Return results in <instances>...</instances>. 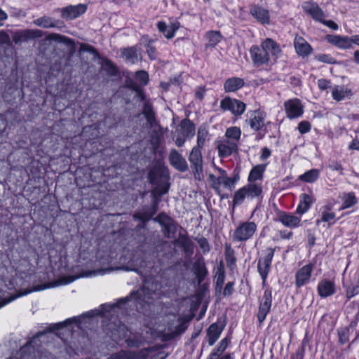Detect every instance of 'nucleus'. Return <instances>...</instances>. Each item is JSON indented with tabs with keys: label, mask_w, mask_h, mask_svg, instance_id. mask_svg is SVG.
<instances>
[{
	"label": "nucleus",
	"mask_w": 359,
	"mask_h": 359,
	"mask_svg": "<svg viewBox=\"0 0 359 359\" xmlns=\"http://www.w3.org/2000/svg\"><path fill=\"white\" fill-rule=\"evenodd\" d=\"M152 293L146 289L144 286L140 290L133 292L129 297L124 299H121L116 304H102L100 309L91 311L85 314L88 317H93L94 316H103L108 318L109 316H113L117 313L116 309L121 308V305L128 302L133 301L135 304L137 310L142 307L145 303H148L149 300L152 299Z\"/></svg>",
	"instance_id": "obj_1"
},
{
	"label": "nucleus",
	"mask_w": 359,
	"mask_h": 359,
	"mask_svg": "<svg viewBox=\"0 0 359 359\" xmlns=\"http://www.w3.org/2000/svg\"><path fill=\"white\" fill-rule=\"evenodd\" d=\"M280 53V46L271 38L263 40L260 46L253 45L250 48L252 62L255 67L267 65L270 55L277 58Z\"/></svg>",
	"instance_id": "obj_2"
},
{
	"label": "nucleus",
	"mask_w": 359,
	"mask_h": 359,
	"mask_svg": "<svg viewBox=\"0 0 359 359\" xmlns=\"http://www.w3.org/2000/svg\"><path fill=\"white\" fill-rule=\"evenodd\" d=\"M257 228L254 222H242L234 230L232 239L235 242H245L252 238Z\"/></svg>",
	"instance_id": "obj_3"
},
{
	"label": "nucleus",
	"mask_w": 359,
	"mask_h": 359,
	"mask_svg": "<svg viewBox=\"0 0 359 359\" xmlns=\"http://www.w3.org/2000/svg\"><path fill=\"white\" fill-rule=\"evenodd\" d=\"M189 161L195 179L201 180L203 175V161L201 149L193 147L189 156Z\"/></svg>",
	"instance_id": "obj_4"
},
{
	"label": "nucleus",
	"mask_w": 359,
	"mask_h": 359,
	"mask_svg": "<svg viewBox=\"0 0 359 359\" xmlns=\"http://www.w3.org/2000/svg\"><path fill=\"white\" fill-rule=\"evenodd\" d=\"M274 248H267L264 251V255L258 260L257 271L263 282H265L270 271L271 262L274 256Z\"/></svg>",
	"instance_id": "obj_5"
},
{
	"label": "nucleus",
	"mask_w": 359,
	"mask_h": 359,
	"mask_svg": "<svg viewBox=\"0 0 359 359\" xmlns=\"http://www.w3.org/2000/svg\"><path fill=\"white\" fill-rule=\"evenodd\" d=\"M220 108L231 111L234 116H241L245 111L246 104L239 100L226 97L221 100Z\"/></svg>",
	"instance_id": "obj_6"
},
{
	"label": "nucleus",
	"mask_w": 359,
	"mask_h": 359,
	"mask_svg": "<svg viewBox=\"0 0 359 359\" xmlns=\"http://www.w3.org/2000/svg\"><path fill=\"white\" fill-rule=\"evenodd\" d=\"M287 117L290 119L300 117L304 113V107L299 99H290L284 103Z\"/></svg>",
	"instance_id": "obj_7"
},
{
	"label": "nucleus",
	"mask_w": 359,
	"mask_h": 359,
	"mask_svg": "<svg viewBox=\"0 0 359 359\" xmlns=\"http://www.w3.org/2000/svg\"><path fill=\"white\" fill-rule=\"evenodd\" d=\"M42 36V32L39 29H24L14 32L12 39L15 44L28 41L30 39H37Z\"/></svg>",
	"instance_id": "obj_8"
},
{
	"label": "nucleus",
	"mask_w": 359,
	"mask_h": 359,
	"mask_svg": "<svg viewBox=\"0 0 359 359\" xmlns=\"http://www.w3.org/2000/svg\"><path fill=\"white\" fill-rule=\"evenodd\" d=\"M86 10L87 6L85 4L69 5L61 8V16L65 20H72L83 14Z\"/></svg>",
	"instance_id": "obj_9"
},
{
	"label": "nucleus",
	"mask_w": 359,
	"mask_h": 359,
	"mask_svg": "<svg viewBox=\"0 0 359 359\" xmlns=\"http://www.w3.org/2000/svg\"><path fill=\"white\" fill-rule=\"evenodd\" d=\"M313 268L314 264L309 263L297 271L295 275V285L297 287L299 288L309 283Z\"/></svg>",
	"instance_id": "obj_10"
},
{
	"label": "nucleus",
	"mask_w": 359,
	"mask_h": 359,
	"mask_svg": "<svg viewBox=\"0 0 359 359\" xmlns=\"http://www.w3.org/2000/svg\"><path fill=\"white\" fill-rule=\"evenodd\" d=\"M109 330L111 332L110 337L116 343L126 338L128 331L127 327L120 321L111 323Z\"/></svg>",
	"instance_id": "obj_11"
},
{
	"label": "nucleus",
	"mask_w": 359,
	"mask_h": 359,
	"mask_svg": "<svg viewBox=\"0 0 359 359\" xmlns=\"http://www.w3.org/2000/svg\"><path fill=\"white\" fill-rule=\"evenodd\" d=\"M326 39L330 43L341 49L351 48L352 44L354 43L353 36L348 37L340 35H327Z\"/></svg>",
	"instance_id": "obj_12"
},
{
	"label": "nucleus",
	"mask_w": 359,
	"mask_h": 359,
	"mask_svg": "<svg viewBox=\"0 0 359 359\" xmlns=\"http://www.w3.org/2000/svg\"><path fill=\"white\" fill-rule=\"evenodd\" d=\"M170 163L178 171L185 172L188 170L186 159L176 149H172L169 155Z\"/></svg>",
	"instance_id": "obj_13"
},
{
	"label": "nucleus",
	"mask_w": 359,
	"mask_h": 359,
	"mask_svg": "<svg viewBox=\"0 0 359 359\" xmlns=\"http://www.w3.org/2000/svg\"><path fill=\"white\" fill-rule=\"evenodd\" d=\"M180 23L178 21H174L168 26L165 22L159 21L157 23V28L158 31L163 34L165 37L170 39L174 37L175 33L180 28Z\"/></svg>",
	"instance_id": "obj_14"
},
{
	"label": "nucleus",
	"mask_w": 359,
	"mask_h": 359,
	"mask_svg": "<svg viewBox=\"0 0 359 359\" xmlns=\"http://www.w3.org/2000/svg\"><path fill=\"white\" fill-rule=\"evenodd\" d=\"M303 8L304 11L309 14L314 20L320 22H323L325 14L318 4L306 2L304 4Z\"/></svg>",
	"instance_id": "obj_15"
},
{
	"label": "nucleus",
	"mask_w": 359,
	"mask_h": 359,
	"mask_svg": "<svg viewBox=\"0 0 359 359\" xmlns=\"http://www.w3.org/2000/svg\"><path fill=\"white\" fill-rule=\"evenodd\" d=\"M278 220L285 226L290 227V228H295L299 226V223L301 222V218L293 215L288 214L285 212H280L278 214Z\"/></svg>",
	"instance_id": "obj_16"
},
{
	"label": "nucleus",
	"mask_w": 359,
	"mask_h": 359,
	"mask_svg": "<svg viewBox=\"0 0 359 359\" xmlns=\"http://www.w3.org/2000/svg\"><path fill=\"white\" fill-rule=\"evenodd\" d=\"M218 154L219 157H227L232 154L233 151L238 149V144L235 142L223 141L217 147Z\"/></svg>",
	"instance_id": "obj_17"
},
{
	"label": "nucleus",
	"mask_w": 359,
	"mask_h": 359,
	"mask_svg": "<svg viewBox=\"0 0 359 359\" xmlns=\"http://www.w3.org/2000/svg\"><path fill=\"white\" fill-rule=\"evenodd\" d=\"M318 292L323 298L330 297L335 292L334 283L330 280L323 279L318 285Z\"/></svg>",
	"instance_id": "obj_18"
},
{
	"label": "nucleus",
	"mask_w": 359,
	"mask_h": 359,
	"mask_svg": "<svg viewBox=\"0 0 359 359\" xmlns=\"http://www.w3.org/2000/svg\"><path fill=\"white\" fill-rule=\"evenodd\" d=\"M243 189L245 192V196L248 199L252 200L261 196L262 194V186L261 184L249 182L243 187Z\"/></svg>",
	"instance_id": "obj_19"
},
{
	"label": "nucleus",
	"mask_w": 359,
	"mask_h": 359,
	"mask_svg": "<svg viewBox=\"0 0 359 359\" xmlns=\"http://www.w3.org/2000/svg\"><path fill=\"white\" fill-rule=\"evenodd\" d=\"M243 189L245 192V196L248 199L252 200L261 196L262 194V186L261 184L249 182L243 187Z\"/></svg>",
	"instance_id": "obj_20"
},
{
	"label": "nucleus",
	"mask_w": 359,
	"mask_h": 359,
	"mask_svg": "<svg viewBox=\"0 0 359 359\" xmlns=\"http://www.w3.org/2000/svg\"><path fill=\"white\" fill-rule=\"evenodd\" d=\"M250 14L262 24H269L270 15L268 10L258 6H253L250 10Z\"/></svg>",
	"instance_id": "obj_21"
},
{
	"label": "nucleus",
	"mask_w": 359,
	"mask_h": 359,
	"mask_svg": "<svg viewBox=\"0 0 359 359\" xmlns=\"http://www.w3.org/2000/svg\"><path fill=\"white\" fill-rule=\"evenodd\" d=\"M142 114L147 119L149 127L153 128L156 123V114L154 111L152 104L149 101H145L142 107Z\"/></svg>",
	"instance_id": "obj_22"
},
{
	"label": "nucleus",
	"mask_w": 359,
	"mask_h": 359,
	"mask_svg": "<svg viewBox=\"0 0 359 359\" xmlns=\"http://www.w3.org/2000/svg\"><path fill=\"white\" fill-rule=\"evenodd\" d=\"M181 134L184 137L191 139L195 135V125L188 118L182 120L180 124Z\"/></svg>",
	"instance_id": "obj_23"
},
{
	"label": "nucleus",
	"mask_w": 359,
	"mask_h": 359,
	"mask_svg": "<svg viewBox=\"0 0 359 359\" xmlns=\"http://www.w3.org/2000/svg\"><path fill=\"white\" fill-rule=\"evenodd\" d=\"M245 84L244 80L238 77H231L226 79L224 83L225 92H235L241 89Z\"/></svg>",
	"instance_id": "obj_24"
},
{
	"label": "nucleus",
	"mask_w": 359,
	"mask_h": 359,
	"mask_svg": "<svg viewBox=\"0 0 359 359\" xmlns=\"http://www.w3.org/2000/svg\"><path fill=\"white\" fill-rule=\"evenodd\" d=\"M224 326H219L217 323L212 324L207 330L208 344L212 346L219 337Z\"/></svg>",
	"instance_id": "obj_25"
},
{
	"label": "nucleus",
	"mask_w": 359,
	"mask_h": 359,
	"mask_svg": "<svg viewBox=\"0 0 359 359\" xmlns=\"http://www.w3.org/2000/svg\"><path fill=\"white\" fill-rule=\"evenodd\" d=\"M294 48L297 53L302 57L308 56L312 50L309 43L302 37L295 39Z\"/></svg>",
	"instance_id": "obj_26"
},
{
	"label": "nucleus",
	"mask_w": 359,
	"mask_h": 359,
	"mask_svg": "<svg viewBox=\"0 0 359 359\" xmlns=\"http://www.w3.org/2000/svg\"><path fill=\"white\" fill-rule=\"evenodd\" d=\"M194 269L198 279V283L201 284L208 273L203 258H200L195 262Z\"/></svg>",
	"instance_id": "obj_27"
},
{
	"label": "nucleus",
	"mask_w": 359,
	"mask_h": 359,
	"mask_svg": "<svg viewBox=\"0 0 359 359\" xmlns=\"http://www.w3.org/2000/svg\"><path fill=\"white\" fill-rule=\"evenodd\" d=\"M313 203V198L311 196L307 194H302L300 196V203L297 208V213L302 215L307 212L312 203Z\"/></svg>",
	"instance_id": "obj_28"
},
{
	"label": "nucleus",
	"mask_w": 359,
	"mask_h": 359,
	"mask_svg": "<svg viewBox=\"0 0 359 359\" xmlns=\"http://www.w3.org/2000/svg\"><path fill=\"white\" fill-rule=\"evenodd\" d=\"M266 165L267 164H259L254 166L249 173L248 182H255L257 180H262Z\"/></svg>",
	"instance_id": "obj_29"
},
{
	"label": "nucleus",
	"mask_w": 359,
	"mask_h": 359,
	"mask_svg": "<svg viewBox=\"0 0 359 359\" xmlns=\"http://www.w3.org/2000/svg\"><path fill=\"white\" fill-rule=\"evenodd\" d=\"M209 140V133L205 126L202 125L198 129L197 133V145L194 147L202 149L205 146L206 141Z\"/></svg>",
	"instance_id": "obj_30"
},
{
	"label": "nucleus",
	"mask_w": 359,
	"mask_h": 359,
	"mask_svg": "<svg viewBox=\"0 0 359 359\" xmlns=\"http://www.w3.org/2000/svg\"><path fill=\"white\" fill-rule=\"evenodd\" d=\"M217 170L219 173V175L217 178V186H213V189L219 191V186L222 184L225 187L230 190L231 177L227 176L226 172L222 168H217Z\"/></svg>",
	"instance_id": "obj_31"
},
{
	"label": "nucleus",
	"mask_w": 359,
	"mask_h": 359,
	"mask_svg": "<svg viewBox=\"0 0 359 359\" xmlns=\"http://www.w3.org/2000/svg\"><path fill=\"white\" fill-rule=\"evenodd\" d=\"M121 54L128 62L135 64L138 61L137 49L135 47L124 48L121 50Z\"/></svg>",
	"instance_id": "obj_32"
},
{
	"label": "nucleus",
	"mask_w": 359,
	"mask_h": 359,
	"mask_svg": "<svg viewBox=\"0 0 359 359\" xmlns=\"http://www.w3.org/2000/svg\"><path fill=\"white\" fill-rule=\"evenodd\" d=\"M157 350V346L142 348L137 351H132L133 359H149V355Z\"/></svg>",
	"instance_id": "obj_33"
},
{
	"label": "nucleus",
	"mask_w": 359,
	"mask_h": 359,
	"mask_svg": "<svg viewBox=\"0 0 359 359\" xmlns=\"http://www.w3.org/2000/svg\"><path fill=\"white\" fill-rule=\"evenodd\" d=\"M332 95L334 100L341 101L351 95V90L344 86H337L333 88Z\"/></svg>",
	"instance_id": "obj_34"
},
{
	"label": "nucleus",
	"mask_w": 359,
	"mask_h": 359,
	"mask_svg": "<svg viewBox=\"0 0 359 359\" xmlns=\"http://www.w3.org/2000/svg\"><path fill=\"white\" fill-rule=\"evenodd\" d=\"M320 175V171L318 169H311L301 175L299 177V180L309 183H313L316 182Z\"/></svg>",
	"instance_id": "obj_35"
},
{
	"label": "nucleus",
	"mask_w": 359,
	"mask_h": 359,
	"mask_svg": "<svg viewBox=\"0 0 359 359\" xmlns=\"http://www.w3.org/2000/svg\"><path fill=\"white\" fill-rule=\"evenodd\" d=\"M343 203L341 210L349 208L358 203V200L353 192L344 194L342 198Z\"/></svg>",
	"instance_id": "obj_36"
},
{
	"label": "nucleus",
	"mask_w": 359,
	"mask_h": 359,
	"mask_svg": "<svg viewBox=\"0 0 359 359\" xmlns=\"http://www.w3.org/2000/svg\"><path fill=\"white\" fill-rule=\"evenodd\" d=\"M241 130L239 128L233 126L227 128L225 136L229 139L228 141L237 143L241 138Z\"/></svg>",
	"instance_id": "obj_37"
},
{
	"label": "nucleus",
	"mask_w": 359,
	"mask_h": 359,
	"mask_svg": "<svg viewBox=\"0 0 359 359\" xmlns=\"http://www.w3.org/2000/svg\"><path fill=\"white\" fill-rule=\"evenodd\" d=\"M264 118L262 116V114L257 113L249 120V124L252 129L258 131L264 126Z\"/></svg>",
	"instance_id": "obj_38"
},
{
	"label": "nucleus",
	"mask_w": 359,
	"mask_h": 359,
	"mask_svg": "<svg viewBox=\"0 0 359 359\" xmlns=\"http://www.w3.org/2000/svg\"><path fill=\"white\" fill-rule=\"evenodd\" d=\"M225 260L227 266L233 269L236 266V259L234 256V250L231 249L230 245L225 247Z\"/></svg>",
	"instance_id": "obj_39"
},
{
	"label": "nucleus",
	"mask_w": 359,
	"mask_h": 359,
	"mask_svg": "<svg viewBox=\"0 0 359 359\" xmlns=\"http://www.w3.org/2000/svg\"><path fill=\"white\" fill-rule=\"evenodd\" d=\"M206 39L208 41V45L214 47L221 41L222 35L219 32L210 31L206 34Z\"/></svg>",
	"instance_id": "obj_40"
},
{
	"label": "nucleus",
	"mask_w": 359,
	"mask_h": 359,
	"mask_svg": "<svg viewBox=\"0 0 359 359\" xmlns=\"http://www.w3.org/2000/svg\"><path fill=\"white\" fill-rule=\"evenodd\" d=\"M216 283L215 289L216 291H221L223 287V285L225 280V271L224 269L221 266L217 269L216 273Z\"/></svg>",
	"instance_id": "obj_41"
},
{
	"label": "nucleus",
	"mask_w": 359,
	"mask_h": 359,
	"mask_svg": "<svg viewBox=\"0 0 359 359\" xmlns=\"http://www.w3.org/2000/svg\"><path fill=\"white\" fill-rule=\"evenodd\" d=\"M34 23L36 25L42 27L43 28H50L55 27V24L53 21L52 18L47 16H43L36 19L34 21Z\"/></svg>",
	"instance_id": "obj_42"
},
{
	"label": "nucleus",
	"mask_w": 359,
	"mask_h": 359,
	"mask_svg": "<svg viewBox=\"0 0 359 359\" xmlns=\"http://www.w3.org/2000/svg\"><path fill=\"white\" fill-rule=\"evenodd\" d=\"M163 215L166 219L163 222H161V224L163 225L165 229V235L167 237H169L170 233H174L176 231V226L173 221L170 217H167L165 215Z\"/></svg>",
	"instance_id": "obj_43"
},
{
	"label": "nucleus",
	"mask_w": 359,
	"mask_h": 359,
	"mask_svg": "<svg viewBox=\"0 0 359 359\" xmlns=\"http://www.w3.org/2000/svg\"><path fill=\"white\" fill-rule=\"evenodd\" d=\"M245 198H247L245 196V192L244 191L243 187L237 190L233 196V209L237 205H241Z\"/></svg>",
	"instance_id": "obj_44"
},
{
	"label": "nucleus",
	"mask_w": 359,
	"mask_h": 359,
	"mask_svg": "<svg viewBox=\"0 0 359 359\" xmlns=\"http://www.w3.org/2000/svg\"><path fill=\"white\" fill-rule=\"evenodd\" d=\"M144 342V339L140 336H134L133 337H128L126 339L127 346L130 348H139L143 345Z\"/></svg>",
	"instance_id": "obj_45"
},
{
	"label": "nucleus",
	"mask_w": 359,
	"mask_h": 359,
	"mask_svg": "<svg viewBox=\"0 0 359 359\" xmlns=\"http://www.w3.org/2000/svg\"><path fill=\"white\" fill-rule=\"evenodd\" d=\"M107 359H133L132 351L121 350L111 354Z\"/></svg>",
	"instance_id": "obj_46"
},
{
	"label": "nucleus",
	"mask_w": 359,
	"mask_h": 359,
	"mask_svg": "<svg viewBox=\"0 0 359 359\" xmlns=\"http://www.w3.org/2000/svg\"><path fill=\"white\" fill-rule=\"evenodd\" d=\"M270 309L271 308L259 303V311L257 313V319L260 323H262L264 321L267 314L270 311Z\"/></svg>",
	"instance_id": "obj_47"
},
{
	"label": "nucleus",
	"mask_w": 359,
	"mask_h": 359,
	"mask_svg": "<svg viewBox=\"0 0 359 359\" xmlns=\"http://www.w3.org/2000/svg\"><path fill=\"white\" fill-rule=\"evenodd\" d=\"M260 304L271 308L272 304V292L270 290H266L260 301Z\"/></svg>",
	"instance_id": "obj_48"
},
{
	"label": "nucleus",
	"mask_w": 359,
	"mask_h": 359,
	"mask_svg": "<svg viewBox=\"0 0 359 359\" xmlns=\"http://www.w3.org/2000/svg\"><path fill=\"white\" fill-rule=\"evenodd\" d=\"M135 78L142 86H146L149 81V74L146 71H137L135 73Z\"/></svg>",
	"instance_id": "obj_49"
},
{
	"label": "nucleus",
	"mask_w": 359,
	"mask_h": 359,
	"mask_svg": "<svg viewBox=\"0 0 359 359\" xmlns=\"http://www.w3.org/2000/svg\"><path fill=\"white\" fill-rule=\"evenodd\" d=\"M325 208L327 211H323L322 212L321 221L324 222H330V221L334 220L336 217L335 213L332 212H328L330 210V208L328 206H325Z\"/></svg>",
	"instance_id": "obj_50"
},
{
	"label": "nucleus",
	"mask_w": 359,
	"mask_h": 359,
	"mask_svg": "<svg viewBox=\"0 0 359 359\" xmlns=\"http://www.w3.org/2000/svg\"><path fill=\"white\" fill-rule=\"evenodd\" d=\"M359 293V283L355 285L349 286L346 291V297L348 300Z\"/></svg>",
	"instance_id": "obj_51"
},
{
	"label": "nucleus",
	"mask_w": 359,
	"mask_h": 359,
	"mask_svg": "<svg viewBox=\"0 0 359 359\" xmlns=\"http://www.w3.org/2000/svg\"><path fill=\"white\" fill-rule=\"evenodd\" d=\"M311 125L307 121H302L299 123L297 129L301 134H305L311 130Z\"/></svg>",
	"instance_id": "obj_52"
},
{
	"label": "nucleus",
	"mask_w": 359,
	"mask_h": 359,
	"mask_svg": "<svg viewBox=\"0 0 359 359\" xmlns=\"http://www.w3.org/2000/svg\"><path fill=\"white\" fill-rule=\"evenodd\" d=\"M315 59L318 61L327 63V64H333L335 62L334 59L327 54H319L315 56Z\"/></svg>",
	"instance_id": "obj_53"
},
{
	"label": "nucleus",
	"mask_w": 359,
	"mask_h": 359,
	"mask_svg": "<svg viewBox=\"0 0 359 359\" xmlns=\"http://www.w3.org/2000/svg\"><path fill=\"white\" fill-rule=\"evenodd\" d=\"M229 342V340L226 337L224 338L219 342L217 348L214 349V351L220 355L225 351L226 347L228 346Z\"/></svg>",
	"instance_id": "obj_54"
},
{
	"label": "nucleus",
	"mask_w": 359,
	"mask_h": 359,
	"mask_svg": "<svg viewBox=\"0 0 359 359\" xmlns=\"http://www.w3.org/2000/svg\"><path fill=\"white\" fill-rule=\"evenodd\" d=\"M151 41L150 40L146 46L147 53L151 60H155L157 57V52L153 46L151 45Z\"/></svg>",
	"instance_id": "obj_55"
},
{
	"label": "nucleus",
	"mask_w": 359,
	"mask_h": 359,
	"mask_svg": "<svg viewBox=\"0 0 359 359\" xmlns=\"http://www.w3.org/2000/svg\"><path fill=\"white\" fill-rule=\"evenodd\" d=\"M357 134L353 139V141L348 145V149L350 150H359V128L355 130Z\"/></svg>",
	"instance_id": "obj_56"
},
{
	"label": "nucleus",
	"mask_w": 359,
	"mask_h": 359,
	"mask_svg": "<svg viewBox=\"0 0 359 359\" xmlns=\"http://www.w3.org/2000/svg\"><path fill=\"white\" fill-rule=\"evenodd\" d=\"M0 45H11L10 36L4 30L0 31Z\"/></svg>",
	"instance_id": "obj_57"
},
{
	"label": "nucleus",
	"mask_w": 359,
	"mask_h": 359,
	"mask_svg": "<svg viewBox=\"0 0 359 359\" xmlns=\"http://www.w3.org/2000/svg\"><path fill=\"white\" fill-rule=\"evenodd\" d=\"M200 248L203 250L204 253L208 252L210 250L209 243L205 238H201L197 240Z\"/></svg>",
	"instance_id": "obj_58"
},
{
	"label": "nucleus",
	"mask_w": 359,
	"mask_h": 359,
	"mask_svg": "<svg viewBox=\"0 0 359 359\" xmlns=\"http://www.w3.org/2000/svg\"><path fill=\"white\" fill-rule=\"evenodd\" d=\"M305 352V345L302 344L292 355L291 359H303Z\"/></svg>",
	"instance_id": "obj_59"
},
{
	"label": "nucleus",
	"mask_w": 359,
	"mask_h": 359,
	"mask_svg": "<svg viewBox=\"0 0 359 359\" xmlns=\"http://www.w3.org/2000/svg\"><path fill=\"white\" fill-rule=\"evenodd\" d=\"M72 323H80L79 318L74 317L72 318H68L66 320H65L64 322L57 324V326L58 329H60V328H62V327Z\"/></svg>",
	"instance_id": "obj_60"
},
{
	"label": "nucleus",
	"mask_w": 359,
	"mask_h": 359,
	"mask_svg": "<svg viewBox=\"0 0 359 359\" xmlns=\"http://www.w3.org/2000/svg\"><path fill=\"white\" fill-rule=\"evenodd\" d=\"M328 166L331 170L339 172L340 175H344L342 165L339 162L332 161Z\"/></svg>",
	"instance_id": "obj_61"
},
{
	"label": "nucleus",
	"mask_w": 359,
	"mask_h": 359,
	"mask_svg": "<svg viewBox=\"0 0 359 359\" xmlns=\"http://www.w3.org/2000/svg\"><path fill=\"white\" fill-rule=\"evenodd\" d=\"M80 50L83 52H88L94 55L98 54L97 51L93 46L87 43L81 44Z\"/></svg>",
	"instance_id": "obj_62"
},
{
	"label": "nucleus",
	"mask_w": 359,
	"mask_h": 359,
	"mask_svg": "<svg viewBox=\"0 0 359 359\" xmlns=\"http://www.w3.org/2000/svg\"><path fill=\"white\" fill-rule=\"evenodd\" d=\"M187 328V325L186 322H182L175 327V330L172 334L175 336L181 334L186 330Z\"/></svg>",
	"instance_id": "obj_63"
},
{
	"label": "nucleus",
	"mask_w": 359,
	"mask_h": 359,
	"mask_svg": "<svg viewBox=\"0 0 359 359\" xmlns=\"http://www.w3.org/2000/svg\"><path fill=\"white\" fill-rule=\"evenodd\" d=\"M157 349H158V347ZM167 356L168 355L163 351H158V350H156L149 355V359H165Z\"/></svg>",
	"instance_id": "obj_64"
}]
</instances>
